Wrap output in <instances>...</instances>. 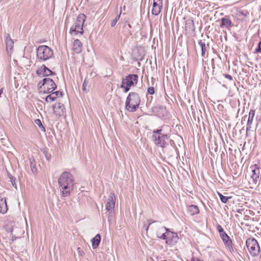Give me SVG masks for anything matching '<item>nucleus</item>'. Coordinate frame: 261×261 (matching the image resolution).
Masks as SVG:
<instances>
[{"label": "nucleus", "mask_w": 261, "mask_h": 261, "mask_svg": "<svg viewBox=\"0 0 261 261\" xmlns=\"http://www.w3.org/2000/svg\"><path fill=\"white\" fill-rule=\"evenodd\" d=\"M53 99V97H51V96H49V95H47L45 98V101L46 102H52L53 100L52 99Z\"/></svg>", "instance_id": "38"}, {"label": "nucleus", "mask_w": 261, "mask_h": 261, "mask_svg": "<svg viewBox=\"0 0 261 261\" xmlns=\"http://www.w3.org/2000/svg\"><path fill=\"white\" fill-rule=\"evenodd\" d=\"M168 240L166 241V243L169 245H173L177 242L178 240V235L176 233L171 232L170 234L168 233Z\"/></svg>", "instance_id": "17"}, {"label": "nucleus", "mask_w": 261, "mask_h": 261, "mask_svg": "<svg viewBox=\"0 0 261 261\" xmlns=\"http://www.w3.org/2000/svg\"><path fill=\"white\" fill-rule=\"evenodd\" d=\"M169 136L162 128L153 130L152 138L154 144L159 147L165 148L168 144Z\"/></svg>", "instance_id": "1"}, {"label": "nucleus", "mask_w": 261, "mask_h": 261, "mask_svg": "<svg viewBox=\"0 0 261 261\" xmlns=\"http://www.w3.org/2000/svg\"><path fill=\"white\" fill-rule=\"evenodd\" d=\"M73 181L72 175L66 171L63 172L58 178L59 186L73 185Z\"/></svg>", "instance_id": "10"}, {"label": "nucleus", "mask_w": 261, "mask_h": 261, "mask_svg": "<svg viewBox=\"0 0 261 261\" xmlns=\"http://www.w3.org/2000/svg\"><path fill=\"white\" fill-rule=\"evenodd\" d=\"M199 259H198L197 260H195L194 258H192L191 259V261H199Z\"/></svg>", "instance_id": "51"}, {"label": "nucleus", "mask_w": 261, "mask_h": 261, "mask_svg": "<svg viewBox=\"0 0 261 261\" xmlns=\"http://www.w3.org/2000/svg\"><path fill=\"white\" fill-rule=\"evenodd\" d=\"M164 228H165V229L166 230V231H167L166 232H167V233L168 232H170V231H169V229H168V228H166V227H164Z\"/></svg>", "instance_id": "50"}, {"label": "nucleus", "mask_w": 261, "mask_h": 261, "mask_svg": "<svg viewBox=\"0 0 261 261\" xmlns=\"http://www.w3.org/2000/svg\"><path fill=\"white\" fill-rule=\"evenodd\" d=\"M34 162H35L34 159H33V160L30 159V166H31L32 171L34 174H36L37 172V168H36V165H35Z\"/></svg>", "instance_id": "27"}, {"label": "nucleus", "mask_w": 261, "mask_h": 261, "mask_svg": "<svg viewBox=\"0 0 261 261\" xmlns=\"http://www.w3.org/2000/svg\"><path fill=\"white\" fill-rule=\"evenodd\" d=\"M211 62H212V67L214 69L215 68L214 67L215 60L214 59H212L211 60Z\"/></svg>", "instance_id": "48"}, {"label": "nucleus", "mask_w": 261, "mask_h": 261, "mask_svg": "<svg viewBox=\"0 0 261 261\" xmlns=\"http://www.w3.org/2000/svg\"><path fill=\"white\" fill-rule=\"evenodd\" d=\"M244 208H239V209H238L236 210V212L237 213H239V214H242V212L244 211Z\"/></svg>", "instance_id": "46"}, {"label": "nucleus", "mask_w": 261, "mask_h": 261, "mask_svg": "<svg viewBox=\"0 0 261 261\" xmlns=\"http://www.w3.org/2000/svg\"><path fill=\"white\" fill-rule=\"evenodd\" d=\"M82 44L81 41L77 39L74 41L73 49L76 54H80L82 51Z\"/></svg>", "instance_id": "19"}, {"label": "nucleus", "mask_w": 261, "mask_h": 261, "mask_svg": "<svg viewBox=\"0 0 261 261\" xmlns=\"http://www.w3.org/2000/svg\"><path fill=\"white\" fill-rule=\"evenodd\" d=\"M248 14L247 10L239 11L238 12V15L243 16V18L245 17Z\"/></svg>", "instance_id": "33"}, {"label": "nucleus", "mask_w": 261, "mask_h": 261, "mask_svg": "<svg viewBox=\"0 0 261 261\" xmlns=\"http://www.w3.org/2000/svg\"><path fill=\"white\" fill-rule=\"evenodd\" d=\"M223 75L225 78L227 79L229 81H232L233 80L232 77L229 74H224Z\"/></svg>", "instance_id": "41"}, {"label": "nucleus", "mask_w": 261, "mask_h": 261, "mask_svg": "<svg viewBox=\"0 0 261 261\" xmlns=\"http://www.w3.org/2000/svg\"><path fill=\"white\" fill-rule=\"evenodd\" d=\"M116 197L113 192H111L109 195L106 205V209L108 212V221H110L113 217L114 208L115 205Z\"/></svg>", "instance_id": "7"}, {"label": "nucleus", "mask_w": 261, "mask_h": 261, "mask_svg": "<svg viewBox=\"0 0 261 261\" xmlns=\"http://www.w3.org/2000/svg\"><path fill=\"white\" fill-rule=\"evenodd\" d=\"M220 237L222 240L224 245L227 248L230 252H232L233 251L232 242L229 236L225 233L220 236Z\"/></svg>", "instance_id": "12"}, {"label": "nucleus", "mask_w": 261, "mask_h": 261, "mask_svg": "<svg viewBox=\"0 0 261 261\" xmlns=\"http://www.w3.org/2000/svg\"><path fill=\"white\" fill-rule=\"evenodd\" d=\"M37 58L40 61H45L54 55L53 50L46 45H40L37 48Z\"/></svg>", "instance_id": "4"}, {"label": "nucleus", "mask_w": 261, "mask_h": 261, "mask_svg": "<svg viewBox=\"0 0 261 261\" xmlns=\"http://www.w3.org/2000/svg\"><path fill=\"white\" fill-rule=\"evenodd\" d=\"M254 115H255V110H250V111L249 113L248 117L254 118Z\"/></svg>", "instance_id": "39"}, {"label": "nucleus", "mask_w": 261, "mask_h": 261, "mask_svg": "<svg viewBox=\"0 0 261 261\" xmlns=\"http://www.w3.org/2000/svg\"><path fill=\"white\" fill-rule=\"evenodd\" d=\"M128 26L129 28H132V25L130 24H128Z\"/></svg>", "instance_id": "52"}, {"label": "nucleus", "mask_w": 261, "mask_h": 261, "mask_svg": "<svg viewBox=\"0 0 261 261\" xmlns=\"http://www.w3.org/2000/svg\"><path fill=\"white\" fill-rule=\"evenodd\" d=\"M5 42L7 50H8L9 49L10 51L12 50L13 47L14 42L11 38L9 34H7Z\"/></svg>", "instance_id": "21"}, {"label": "nucleus", "mask_w": 261, "mask_h": 261, "mask_svg": "<svg viewBox=\"0 0 261 261\" xmlns=\"http://www.w3.org/2000/svg\"><path fill=\"white\" fill-rule=\"evenodd\" d=\"M43 83V80L40 81L38 84V87L39 89H43L44 90V86L41 85Z\"/></svg>", "instance_id": "42"}, {"label": "nucleus", "mask_w": 261, "mask_h": 261, "mask_svg": "<svg viewBox=\"0 0 261 261\" xmlns=\"http://www.w3.org/2000/svg\"><path fill=\"white\" fill-rule=\"evenodd\" d=\"M50 94H49V96H51V97L53 98L52 99L53 101H54L56 100L57 97H62L63 96L62 92L60 91H57L55 92H51L49 93Z\"/></svg>", "instance_id": "24"}, {"label": "nucleus", "mask_w": 261, "mask_h": 261, "mask_svg": "<svg viewBox=\"0 0 261 261\" xmlns=\"http://www.w3.org/2000/svg\"><path fill=\"white\" fill-rule=\"evenodd\" d=\"M163 4H161V6L158 7L153 8L152 9L151 13L154 15H158L161 12V9L162 8Z\"/></svg>", "instance_id": "28"}, {"label": "nucleus", "mask_w": 261, "mask_h": 261, "mask_svg": "<svg viewBox=\"0 0 261 261\" xmlns=\"http://www.w3.org/2000/svg\"><path fill=\"white\" fill-rule=\"evenodd\" d=\"M188 211L191 216H194L199 213V210L198 206L193 204L190 205L188 206Z\"/></svg>", "instance_id": "22"}, {"label": "nucleus", "mask_w": 261, "mask_h": 261, "mask_svg": "<svg viewBox=\"0 0 261 261\" xmlns=\"http://www.w3.org/2000/svg\"><path fill=\"white\" fill-rule=\"evenodd\" d=\"M251 170V179H252V183L256 185L259 183L261 180V168L259 165L254 164L250 167Z\"/></svg>", "instance_id": "9"}, {"label": "nucleus", "mask_w": 261, "mask_h": 261, "mask_svg": "<svg viewBox=\"0 0 261 261\" xmlns=\"http://www.w3.org/2000/svg\"><path fill=\"white\" fill-rule=\"evenodd\" d=\"M216 228H217V230L218 231V232L220 233V236H221L226 233L224 231L223 228L222 227V226L220 224H217L216 225Z\"/></svg>", "instance_id": "32"}, {"label": "nucleus", "mask_w": 261, "mask_h": 261, "mask_svg": "<svg viewBox=\"0 0 261 261\" xmlns=\"http://www.w3.org/2000/svg\"><path fill=\"white\" fill-rule=\"evenodd\" d=\"M44 153L45 156L47 160H49L50 159L51 155L50 154H48L47 152H45V151H44Z\"/></svg>", "instance_id": "45"}, {"label": "nucleus", "mask_w": 261, "mask_h": 261, "mask_svg": "<svg viewBox=\"0 0 261 261\" xmlns=\"http://www.w3.org/2000/svg\"><path fill=\"white\" fill-rule=\"evenodd\" d=\"M101 236L100 234H97L92 240V246L93 249L97 248L100 242Z\"/></svg>", "instance_id": "20"}, {"label": "nucleus", "mask_w": 261, "mask_h": 261, "mask_svg": "<svg viewBox=\"0 0 261 261\" xmlns=\"http://www.w3.org/2000/svg\"><path fill=\"white\" fill-rule=\"evenodd\" d=\"M172 153L171 154V156H174L175 155H174V153H176V158H177V156H178L179 155V153L178 152V149L176 147L175 148H171V150Z\"/></svg>", "instance_id": "34"}, {"label": "nucleus", "mask_w": 261, "mask_h": 261, "mask_svg": "<svg viewBox=\"0 0 261 261\" xmlns=\"http://www.w3.org/2000/svg\"><path fill=\"white\" fill-rule=\"evenodd\" d=\"M86 16L83 13L79 14L75 22L74 25H72L70 29V33H74L75 35L79 33L83 34L84 33L83 25L85 21Z\"/></svg>", "instance_id": "5"}, {"label": "nucleus", "mask_w": 261, "mask_h": 261, "mask_svg": "<svg viewBox=\"0 0 261 261\" xmlns=\"http://www.w3.org/2000/svg\"><path fill=\"white\" fill-rule=\"evenodd\" d=\"M139 76L137 74H129L123 78L120 88L124 93H127L132 87H135L138 82Z\"/></svg>", "instance_id": "3"}, {"label": "nucleus", "mask_w": 261, "mask_h": 261, "mask_svg": "<svg viewBox=\"0 0 261 261\" xmlns=\"http://www.w3.org/2000/svg\"><path fill=\"white\" fill-rule=\"evenodd\" d=\"M73 185L59 186V190L62 196L67 197L69 196L71 191L73 189Z\"/></svg>", "instance_id": "14"}, {"label": "nucleus", "mask_w": 261, "mask_h": 261, "mask_svg": "<svg viewBox=\"0 0 261 261\" xmlns=\"http://www.w3.org/2000/svg\"><path fill=\"white\" fill-rule=\"evenodd\" d=\"M158 237L163 240H168V236L167 235V232L163 233L161 236L158 234Z\"/></svg>", "instance_id": "37"}, {"label": "nucleus", "mask_w": 261, "mask_h": 261, "mask_svg": "<svg viewBox=\"0 0 261 261\" xmlns=\"http://www.w3.org/2000/svg\"><path fill=\"white\" fill-rule=\"evenodd\" d=\"M221 22L220 24L221 28H225L228 30H230L233 26L232 21L229 16L226 15L224 17H222L221 19Z\"/></svg>", "instance_id": "15"}, {"label": "nucleus", "mask_w": 261, "mask_h": 261, "mask_svg": "<svg viewBox=\"0 0 261 261\" xmlns=\"http://www.w3.org/2000/svg\"><path fill=\"white\" fill-rule=\"evenodd\" d=\"M158 2L157 1H153V8H154V7H158L159 6H161V4H160V3H159V4H158Z\"/></svg>", "instance_id": "44"}, {"label": "nucleus", "mask_w": 261, "mask_h": 261, "mask_svg": "<svg viewBox=\"0 0 261 261\" xmlns=\"http://www.w3.org/2000/svg\"><path fill=\"white\" fill-rule=\"evenodd\" d=\"M35 123L37 125H38L39 127L41 128V130L43 131V132H45V127L43 126L42 123H41V121L40 119H36L35 120Z\"/></svg>", "instance_id": "31"}, {"label": "nucleus", "mask_w": 261, "mask_h": 261, "mask_svg": "<svg viewBox=\"0 0 261 261\" xmlns=\"http://www.w3.org/2000/svg\"><path fill=\"white\" fill-rule=\"evenodd\" d=\"M253 118L248 117L247 123V128H246V133H247L249 131L251 130V125L252 124Z\"/></svg>", "instance_id": "29"}, {"label": "nucleus", "mask_w": 261, "mask_h": 261, "mask_svg": "<svg viewBox=\"0 0 261 261\" xmlns=\"http://www.w3.org/2000/svg\"><path fill=\"white\" fill-rule=\"evenodd\" d=\"M153 1H157L159 3H160V4H163V0H153Z\"/></svg>", "instance_id": "49"}, {"label": "nucleus", "mask_w": 261, "mask_h": 261, "mask_svg": "<svg viewBox=\"0 0 261 261\" xmlns=\"http://www.w3.org/2000/svg\"><path fill=\"white\" fill-rule=\"evenodd\" d=\"M218 195L220 199L221 202L223 203H227L228 200L231 198V196L227 197L223 195L221 193L218 192Z\"/></svg>", "instance_id": "25"}, {"label": "nucleus", "mask_w": 261, "mask_h": 261, "mask_svg": "<svg viewBox=\"0 0 261 261\" xmlns=\"http://www.w3.org/2000/svg\"><path fill=\"white\" fill-rule=\"evenodd\" d=\"M256 53H261V44H258L257 48L255 49Z\"/></svg>", "instance_id": "43"}, {"label": "nucleus", "mask_w": 261, "mask_h": 261, "mask_svg": "<svg viewBox=\"0 0 261 261\" xmlns=\"http://www.w3.org/2000/svg\"><path fill=\"white\" fill-rule=\"evenodd\" d=\"M8 176L10 179V181L11 182L12 186L17 189V185L16 183V178L14 176H12L10 173H8Z\"/></svg>", "instance_id": "26"}, {"label": "nucleus", "mask_w": 261, "mask_h": 261, "mask_svg": "<svg viewBox=\"0 0 261 261\" xmlns=\"http://www.w3.org/2000/svg\"><path fill=\"white\" fill-rule=\"evenodd\" d=\"M198 44L200 46L201 50V56L203 57H205V55L206 54V47L205 45V43L204 41L202 40H200L198 42Z\"/></svg>", "instance_id": "23"}, {"label": "nucleus", "mask_w": 261, "mask_h": 261, "mask_svg": "<svg viewBox=\"0 0 261 261\" xmlns=\"http://www.w3.org/2000/svg\"><path fill=\"white\" fill-rule=\"evenodd\" d=\"M247 116H244V117L242 118V120L244 119V120H245V117H246Z\"/></svg>", "instance_id": "53"}, {"label": "nucleus", "mask_w": 261, "mask_h": 261, "mask_svg": "<svg viewBox=\"0 0 261 261\" xmlns=\"http://www.w3.org/2000/svg\"><path fill=\"white\" fill-rule=\"evenodd\" d=\"M148 221H149V225H148V226L147 227V228H146V231H147V230H148V228H149V226H150L152 223H154V222H156L155 221H152L151 222H150V220H148Z\"/></svg>", "instance_id": "47"}, {"label": "nucleus", "mask_w": 261, "mask_h": 261, "mask_svg": "<svg viewBox=\"0 0 261 261\" xmlns=\"http://www.w3.org/2000/svg\"><path fill=\"white\" fill-rule=\"evenodd\" d=\"M87 85H88V83L86 81V80H85L83 84V90L86 93H87L89 90V88H87Z\"/></svg>", "instance_id": "35"}, {"label": "nucleus", "mask_w": 261, "mask_h": 261, "mask_svg": "<svg viewBox=\"0 0 261 261\" xmlns=\"http://www.w3.org/2000/svg\"><path fill=\"white\" fill-rule=\"evenodd\" d=\"M141 102L139 95L134 92L129 93L125 101V109L131 112L137 111Z\"/></svg>", "instance_id": "2"}, {"label": "nucleus", "mask_w": 261, "mask_h": 261, "mask_svg": "<svg viewBox=\"0 0 261 261\" xmlns=\"http://www.w3.org/2000/svg\"><path fill=\"white\" fill-rule=\"evenodd\" d=\"M53 110L54 114L58 116H62L65 110L64 105L60 102H58L53 105Z\"/></svg>", "instance_id": "13"}, {"label": "nucleus", "mask_w": 261, "mask_h": 261, "mask_svg": "<svg viewBox=\"0 0 261 261\" xmlns=\"http://www.w3.org/2000/svg\"><path fill=\"white\" fill-rule=\"evenodd\" d=\"M207 47H209V44H207Z\"/></svg>", "instance_id": "54"}, {"label": "nucleus", "mask_w": 261, "mask_h": 261, "mask_svg": "<svg viewBox=\"0 0 261 261\" xmlns=\"http://www.w3.org/2000/svg\"><path fill=\"white\" fill-rule=\"evenodd\" d=\"M41 85L44 86V90H40L39 92L44 94H49L57 88V85L50 78H44Z\"/></svg>", "instance_id": "8"}, {"label": "nucleus", "mask_w": 261, "mask_h": 261, "mask_svg": "<svg viewBox=\"0 0 261 261\" xmlns=\"http://www.w3.org/2000/svg\"><path fill=\"white\" fill-rule=\"evenodd\" d=\"M36 74L39 76L44 77L50 75H55V73L48 68L45 65H42L40 68L37 70Z\"/></svg>", "instance_id": "11"}, {"label": "nucleus", "mask_w": 261, "mask_h": 261, "mask_svg": "<svg viewBox=\"0 0 261 261\" xmlns=\"http://www.w3.org/2000/svg\"><path fill=\"white\" fill-rule=\"evenodd\" d=\"M121 14V12H120L119 14L117 15L116 16L115 18L112 21V22L111 23V26L112 27H114L116 25L117 21L120 19Z\"/></svg>", "instance_id": "30"}, {"label": "nucleus", "mask_w": 261, "mask_h": 261, "mask_svg": "<svg viewBox=\"0 0 261 261\" xmlns=\"http://www.w3.org/2000/svg\"><path fill=\"white\" fill-rule=\"evenodd\" d=\"M246 244L252 256L255 257L258 255L260 252V247L256 239L249 238L247 239Z\"/></svg>", "instance_id": "6"}, {"label": "nucleus", "mask_w": 261, "mask_h": 261, "mask_svg": "<svg viewBox=\"0 0 261 261\" xmlns=\"http://www.w3.org/2000/svg\"><path fill=\"white\" fill-rule=\"evenodd\" d=\"M162 261H167L166 260H162Z\"/></svg>", "instance_id": "56"}, {"label": "nucleus", "mask_w": 261, "mask_h": 261, "mask_svg": "<svg viewBox=\"0 0 261 261\" xmlns=\"http://www.w3.org/2000/svg\"><path fill=\"white\" fill-rule=\"evenodd\" d=\"M199 261H203V260H199Z\"/></svg>", "instance_id": "57"}, {"label": "nucleus", "mask_w": 261, "mask_h": 261, "mask_svg": "<svg viewBox=\"0 0 261 261\" xmlns=\"http://www.w3.org/2000/svg\"><path fill=\"white\" fill-rule=\"evenodd\" d=\"M185 31L188 33H191L195 31V27L194 25V21L192 18H189L186 20L185 22Z\"/></svg>", "instance_id": "16"}, {"label": "nucleus", "mask_w": 261, "mask_h": 261, "mask_svg": "<svg viewBox=\"0 0 261 261\" xmlns=\"http://www.w3.org/2000/svg\"><path fill=\"white\" fill-rule=\"evenodd\" d=\"M77 252H78V253L81 256H83L84 254V251L81 249L80 247H78L77 248Z\"/></svg>", "instance_id": "40"}, {"label": "nucleus", "mask_w": 261, "mask_h": 261, "mask_svg": "<svg viewBox=\"0 0 261 261\" xmlns=\"http://www.w3.org/2000/svg\"><path fill=\"white\" fill-rule=\"evenodd\" d=\"M8 211L6 198L0 197V213L4 214Z\"/></svg>", "instance_id": "18"}, {"label": "nucleus", "mask_w": 261, "mask_h": 261, "mask_svg": "<svg viewBox=\"0 0 261 261\" xmlns=\"http://www.w3.org/2000/svg\"><path fill=\"white\" fill-rule=\"evenodd\" d=\"M260 11H261V6H260Z\"/></svg>", "instance_id": "55"}, {"label": "nucleus", "mask_w": 261, "mask_h": 261, "mask_svg": "<svg viewBox=\"0 0 261 261\" xmlns=\"http://www.w3.org/2000/svg\"><path fill=\"white\" fill-rule=\"evenodd\" d=\"M154 88L153 87H149L147 89V94L152 95L154 93Z\"/></svg>", "instance_id": "36"}]
</instances>
